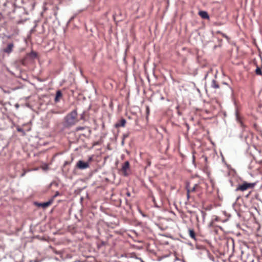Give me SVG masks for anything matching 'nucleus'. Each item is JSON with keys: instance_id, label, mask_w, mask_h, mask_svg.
Segmentation results:
<instances>
[{"instance_id": "14", "label": "nucleus", "mask_w": 262, "mask_h": 262, "mask_svg": "<svg viewBox=\"0 0 262 262\" xmlns=\"http://www.w3.org/2000/svg\"><path fill=\"white\" fill-rule=\"evenodd\" d=\"M255 73L256 75H262V72L260 69V68L258 67H257L256 69L255 70Z\"/></svg>"}, {"instance_id": "1", "label": "nucleus", "mask_w": 262, "mask_h": 262, "mask_svg": "<svg viewBox=\"0 0 262 262\" xmlns=\"http://www.w3.org/2000/svg\"><path fill=\"white\" fill-rule=\"evenodd\" d=\"M202 183L200 181L197 183H193L192 181H190L186 183V189L187 190V197L189 200L190 198H193V193H196L199 195L202 192L203 188L201 186Z\"/></svg>"}, {"instance_id": "3", "label": "nucleus", "mask_w": 262, "mask_h": 262, "mask_svg": "<svg viewBox=\"0 0 262 262\" xmlns=\"http://www.w3.org/2000/svg\"><path fill=\"white\" fill-rule=\"evenodd\" d=\"M256 185V183H248L244 181L242 184L238 185L235 189L236 191H244L249 189H252Z\"/></svg>"}, {"instance_id": "16", "label": "nucleus", "mask_w": 262, "mask_h": 262, "mask_svg": "<svg viewBox=\"0 0 262 262\" xmlns=\"http://www.w3.org/2000/svg\"><path fill=\"white\" fill-rule=\"evenodd\" d=\"M51 113L52 114H61L63 112H58V111H55L54 110H51Z\"/></svg>"}, {"instance_id": "21", "label": "nucleus", "mask_w": 262, "mask_h": 262, "mask_svg": "<svg viewBox=\"0 0 262 262\" xmlns=\"http://www.w3.org/2000/svg\"><path fill=\"white\" fill-rule=\"evenodd\" d=\"M84 128L83 127H77L76 128V130H83Z\"/></svg>"}, {"instance_id": "23", "label": "nucleus", "mask_w": 262, "mask_h": 262, "mask_svg": "<svg viewBox=\"0 0 262 262\" xmlns=\"http://www.w3.org/2000/svg\"><path fill=\"white\" fill-rule=\"evenodd\" d=\"M192 158H193V161L194 162V160H195V156L193 155V157H192Z\"/></svg>"}, {"instance_id": "24", "label": "nucleus", "mask_w": 262, "mask_h": 262, "mask_svg": "<svg viewBox=\"0 0 262 262\" xmlns=\"http://www.w3.org/2000/svg\"><path fill=\"white\" fill-rule=\"evenodd\" d=\"M126 194H127V196H130V193H129V192H127V193H126Z\"/></svg>"}, {"instance_id": "10", "label": "nucleus", "mask_w": 262, "mask_h": 262, "mask_svg": "<svg viewBox=\"0 0 262 262\" xmlns=\"http://www.w3.org/2000/svg\"><path fill=\"white\" fill-rule=\"evenodd\" d=\"M62 96V93L60 91L58 90L56 92V96L55 98V101L57 102L59 101L60 99Z\"/></svg>"}, {"instance_id": "18", "label": "nucleus", "mask_w": 262, "mask_h": 262, "mask_svg": "<svg viewBox=\"0 0 262 262\" xmlns=\"http://www.w3.org/2000/svg\"><path fill=\"white\" fill-rule=\"evenodd\" d=\"M23 170H24V172L21 174V176H20V177H24V176H25V174H26V172H27V171H29V170H27H27H25V169H24Z\"/></svg>"}, {"instance_id": "11", "label": "nucleus", "mask_w": 262, "mask_h": 262, "mask_svg": "<svg viewBox=\"0 0 262 262\" xmlns=\"http://www.w3.org/2000/svg\"><path fill=\"white\" fill-rule=\"evenodd\" d=\"M211 87L213 88V89H219L220 88V86L218 84V83L217 82V81L213 79L212 80V82H211Z\"/></svg>"}, {"instance_id": "15", "label": "nucleus", "mask_w": 262, "mask_h": 262, "mask_svg": "<svg viewBox=\"0 0 262 262\" xmlns=\"http://www.w3.org/2000/svg\"><path fill=\"white\" fill-rule=\"evenodd\" d=\"M129 137V133L124 134L122 136V143H124V140Z\"/></svg>"}, {"instance_id": "22", "label": "nucleus", "mask_w": 262, "mask_h": 262, "mask_svg": "<svg viewBox=\"0 0 262 262\" xmlns=\"http://www.w3.org/2000/svg\"><path fill=\"white\" fill-rule=\"evenodd\" d=\"M201 213L202 214L203 217H204L206 215V213L204 211H202Z\"/></svg>"}, {"instance_id": "7", "label": "nucleus", "mask_w": 262, "mask_h": 262, "mask_svg": "<svg viewBox=\"0 0 262 262\" xmlns=\"http://www.w3.org/2000/svg\"><path fill=\"white\" fill-rule=\"evenodd\" d=\"M52 203H53V201L52 200H51L47 202L36 203V205L38 207H40L45 209V208H46L48 207L49 206H50L52 204Z\"/></svg>"}, {"instance_id": "2", "label": "nucleus", "mask_w": 262, "mask_h": 262, "mask_svg": "<svg viewBox=\"0 0 262 262\" xmlns=\"http://www.w3.org/2000/svg\"><path fill=\"white\" fill-rule=\"evenodd\" d=\"M78 120L77 118V112L76 110L69 113L64 118V125L66 127H71L75 125Z\"/></svg>"}, {"instance_id": "9", "label": "nucleus", "mask_w": 262, "mask_h": 262, "mask_svg": "<svg viewBox=\"0 0 262 262\" xmlns=\"http://www.w3.org/2000/svg\"><path fill=\"white\" fill-rule=\"evenodd\" d=\"M199 15L203 19H209V16L207 12L201 11L199 12Z\"/></svg>"}, {"instance_id": "13", "label": "nucleus", "mask_w": 262, "mask_h": 262, "mask_svg": "<svg viewBox=\"0 0 262 262\" xmlns=\"http://www.w3.org/2000/svg\"><path fill=\"white\" fill-rule=\"evenodd\" d=\"M236 120L237 122L239 123V124L241 125V126H243V123L242 122V119L238 115H236Z\"/></svg>"}, {"instance_id": "5", "label": "nucleus", "mask_w": 262, "mask_h": 262, "mask_svg": "<svg viewBox=\"0 0 262 262\" xmlns=\"http://www.w3.org/2000/svg\"><path fill=\"white\" fill-rule=\"evenodd\" d=\"M76 167L80 169H84L89 167V163L79 160L77 163Z\"/></svg>"}, {"instance_id": "4", "label": "nucleus", "mask_w": 262, "mask_h": 262, "mask_svg": "<svg viewBox=\"0 0 262 262\" xmlns=\"http://www.w3.org/2000/svg\"><path fill=\"white\" fill-rule=\"evenodd\" d=\"M120 171L121 174L125 177H127L129 175L130 171V164L128 161H125L123 163Z\"/></svg>"}, {"instance_id": "6", "label": "nucleus", "mask_w": 262, "mask_h": 262, "mask_svg": "<svg viewBox=\"0 0 262 262\" xmlns=\"http://www.w3.org/2000/svg\"><path fill=\"white\" fill-rule=\"evenodd\" d=\"M14 45L13 42L9 43L7 46L3 49V52L7 54H10L13 50Z\"/></svg>"}, {"instance_id": "12", "label": "nucleus", "mask_w": 262, "mask_h": 262, "mask_svg": "<svg viewBox=\"0 0 262 262\" xmlns=\"http://www.w3.org/2000/svg\"><path fill=\"white\" fill-rule=\"evenodd\" d=\"M189 235L192 239L195 240V233L193 229H189Z\"/></svg>"}, {"instance_id": "17", "label": "nucleus", "mask_w": 262, "mask_h": 262, "mask_svg": "<svg viewBox=\"0 0 262 262\" xmlns=\"http://www.w3.org/2000/svg\"><path fill=\"white\" fill-rule=\"evenodd\" d=\"M17 130L18 132H21V133H23V134H25V132L24 130L23 129L20 128V127H18L17 128Z\"/></svg>"}, {"instance_id": "19", "label": "nucleus", "mask_w": 262, "mask_h": 262, "mask_svg": "<svg viewBox=\"0 0 262 262\" xmlns=\"http://www.w3.org/2000/svg\"><path fill=\"white\" fill-rule=\"evenodd\" d=\"M146 112L147 115H148L149 114V112H150L149 108L148 106L146 107Z\"/></svg>"}, {"instance_id": "8", "label": "nucleus", "mask_w": 262, "mask_h": 262, "mask_svg": "<svg viewBox=\"0 0 262 262\" xmlns=\"http://www.w3.org/2000/svg\"><path fill=\"white\" fill-rule=\"evenodd\" d=\"M126 120L124 118H122L119 121L117 122L115 125V127L116 128H118L120 127H124L126 124Z\"/></svg>"}, {"instance_id": "20", "label": "nucleus", "mask_w": 262, "mask_h": 262, "mask_svg": "<svg viewBox=\"0 0 262 262\" xmlns=\"http://www.w3.org/2000/svg\"><path fill=\"white\" fill-rule=\"evenodd\" d=\"M217 33H221V34H222V35L224 37H225V38H228V36H227L226 34H224V33H221V32H220V31L217 32Z\"/></svg>"}]
</instances>
